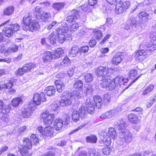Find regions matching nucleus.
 <instances>
[{
    "label": "nucleus",
    "instance_id": "obj_1",
    "mask_svg": "<svg viewBox=\"0 0 156 156\" xmlns=\"http://www.w3.org/2000/svg\"><path fill=\"white\" fill-rule=\"evenodd\" d=\"M41 117L46 126H49L44 128L42 126H39L37 130L44 138L51 136L53 134V129L49 125L51 124L54 120L55 118L54 114H50L48 111H46L42 114Z\"/></svg>",
    "mask_w": 156,
    "mask_h": 156
},
{
    "label": "nucleus",
    "instance_id": "obj_2",
    "mask_svg": "<svg viewBox=\"0 0 156 156\" xmlns=\"http://www.w3.org/2000/svg\"><path fill=\"white\" fill-rule=\"evenodd\" d=\"M126 123L122 119L118 120L115 124V126L119 132V140L118 144L120 145L123 144L124 142L129 143L132 140V133L125 128Z\"/></svg>",
    "mask_w": 156,
    "mask_h": 156
},
{
    "label": "nucleus",
    "instance_id": "obj_3",
    "mask_svg": "<svg viewBox=\"0 0 156 156\" xmlns=\"http://www.w3.org/2000/svg\"><path fill=\"white\" fill-rule=\"evenodd\" d=\"M95 105L91 102L90 98H85L84 102L82 104L78 111L81 118H84L87 115V113L90 114L93 113L95 110Z\"/></svg>",
    "mask_w": 156,
    "mask_h": 156
},
{
    "label": "nucleus",
    "instance_id": "obj_4",
    "mask_svg": "<svg viewBox=\"0 0 156 156\" xmlns=\"http://www.w3.org/2000/svg\"><path fill=\"white\" fill-rule=\"evenodd\" d=\"M23 30H29L34 32L39 30V25L36 20H33L30 14L26 15L23 18Z\"/></svg>",
    "mask_w": 156,
    "mask_h": 156
},
{
    "label": "nucleus",
    "instance_id": "obj_5",
    "mask_svg": "<svg viewBox=\"0 0 156 156\" xmlns=\"http://www.w3.org/2000/svg\"><path fill=\"white\" fill-rule=\"evenodd\" d=\"M61 26L56 28L55 32L57 37L58 42L62 44L65 41V35L64 34L68 32V24L65 22L62 23Z\"/></svg>",
    "mask_w": 156,
    "mask_h": 156
},
{
    "label": "nucleus",
    "instance_id": "obj_6",
    "mask_svg": "<svg viewBox=\"0 0 156 156\" xmlns=\"http://www.w3.org/2000/svg\"><path fill=\"white\" fill-rule=\"evenodd\" d=\"M36 68L35 64L31 63L24 65L21 68L18 69L15 72V74L17 76H21L25 73H28L33 71Z\"/></svg>",
    "mask_w": 156,
    "mask_h": 156
},
{
    "label": "nucleus",
    "instance_id": "obj_7",
    "mask_svg": "<svg viewBox=\"0 0 156 156\" xmlns=\"http://www.w3.org/2000/svg\"><path fill=\"white\" fill-rule=\"evenodd\" d=\"M19 28L20 26L17 23L11 24L3 29V33L5 36L10 37L18 31Z\"/></svg>",
    "mask_w": 156,
    "mask_h": 156
},
{
    "label": "nucleus",
    "instance_id": "obj_8",
    "mask_svg": "<svg viewBox=\"0 0 156 156\" xmlns=\"http://www.w3.org/2000/svg\"><path fill=\"white\" fill-rule=\"evenodd\" d=\"M130 5V3L129 1H119L116 4L115 12L117 14H121L126 11Z\"/></svg>",
    "mask_w": 156,
    "mask_h": 156
},
{
    "label": "nucleus",
    "instance_id": "obj_9",
    "mask_svg": "<svg viewBox=\"0 0 156 156\" xmlns=\"http://www.w3.org/2000/svg\"><path fill=\"white\" fill-rule=\"evenodd\" d=\"M111 70V69L107 67L100 66L96 69L95 72L98 77H100L101 81L109 76L108 74Z\"/></svg>",
    "mask_w": 156,
    "mask_h": 156
},
{
    "label": "nucleus",
    "instance_id": "obj_10",
    "mask_svg": "<svg viewBox=\"0 0 156 156\" xmlns=\"http://www.w3.org/2000/svg\"><path fill=\"white\" fill-rule=\"evenodd\" d=\"M74 99V96L72 93H69L64 94L60 101L61 106H64L71 105Z\"/></svg>",
    "mask_w": 156,
    "mask_h": 156
},
{
    "label": "nucleus",
    "instance_id": "obj_11",
    "mask_svg": "<svg viewBox=\"0 0 156 156\" xmlns=\"http://www.w3.org/2000/svg\"><path fill=\"white\" fill-rule=\"evenodd\" d=\"M110 78V76L107 77L105 80L101 81L100 84L102 87L111 91L115 89L116 86L113 80H111Z\"/></svg>",
    "mask_w": 156,
    "mask_h": 156
},
{
    "label": "nucleus",
    "instance_id": "obj_12",
    "mask_svg": "<svg viewBox=\"0 0 156 156\" xmlns=\"http://www.w3.org/2000/svg\"><path fill=\"white\" fill-rule=\"evenodd\" d=\"M35 107L30 105L27 108L22 110L21 115L23 118H28L31 115L35 110Z\"/></svg>",
    "mask_w": 156,
    "mask_h": 156
},
{
    "label": "nucleus",
    "instance_id": "obj_13",
    "mask_svg": "<svg viewBox=\"0 0 156 156\" xmlns=\"http://www.w3.org/2000/svg\"><path fill=\"white\" fill-rule=\"evenodd\" d=\"M44 94L43 92H41L40 94H35L33 98L34 104L36 105H39L40 104L41 101H45L46 99L44 97Z\"/></svg>",
    "mask_w": 156,
    "mask_h": 156
},
{
    "label": "nucleus",
    "instance_id": "obj_14",
    "mask_svg": "<svg viewBox=\"0 0 156 156\" xmlns=\"http://www.w3.org/2000/svg\"><path fill=\"white\" fill-rule=\"evenodd\" d=\"M123 57V54L122 53L118 52L113 57L111 62L113 65H117L122 62Z\"/></svg>",
    "mask_w": 156,
    "mask_h": 156
},
{
    "label": "nucleus",
    "instance_id": "obj_15",
    "mask_svg": "<svg viewBox=\"0 0 156 156\" xmlns=\"http://www.w3.org/2000/svg\"><path fill=\"white\" fill-rule=\"evenodd\" d=\"M99 137L101 140V142H102L105 145L108 146L110 145L112 142L111 138L106 132H101L100 134Z\"/></svg>",
    "mask_w": 156,
    "mask_h": 156
},
{
    "label": "nucleus",
    "instance_id": "obj_16",
    "mask_svg": "<svg viewBox=\"0 0 156 156\" xmlns=\"http://www.w3.org/2000/svg\"><path fill=\"white\" fill-rule=\"evenodd\" d=\"M148 55L144 50H141L136 52L135 55L136 59L137 60L142 61L147 58Z\"/></svg>",
    "mask_w": 156,
    "mask_h": 156
},
{
    "label": "nucleus",
    "instance_id": "obj_17",
    "mask_svg": "<svg viewBox=\"0 0 156 156\" xmlns=\"http://www.w3.org/2000/svg\"><path fill=\"white\" fill-rule=\"evenodd\" d=\"M116 87L123 84L124 83L127 82L128 80L127 78H124L121 76H116L113 80Z\"/></svg>",
    "mask_w": 156,
    "mask_h": 156
},
{
    "label": "nucleus",
    "instance_id": "obj_18",
    "mask_svg": "<svg viewBox=\"0 0 156 156\" xmlns=\"http://www.w3.org/2000/svg\"><path fill=\"white\" fill-rule=\"evenodd\" d=\"M54 57L52 52L49 51H46L44 54L42 60L45 63H48L54 60Z\"/></svg>",
    "mask_w": 156,
    "mask_h": 156
},
{
    "label": "nucleus",
    "instance_id": "obj_19",
    "mask_svg": "<svg viewBox=\"0 0 156 156\" xmlns=\"http://www.w3.org/2000/svg\"><path fill=\"white\" fill-rule=\"evenodd\" d=\"M53 51L54 60L58 59L62 57L64 53L63 50L61 48H58L53 50Z\"/></svg>",
    "mask_w": 156,
    "mask_h": 156
},
{
    "label": "nucleus",
    "instance_id": "obj_20",
    "mask_svg": "<svg viewBox=\"0 0 156 156\" xmlns=\"http://www.w3.org/2000/svg\"><path fill=\"white\" fill-rule=\"evenodd\" d=\"M117 113V111L116 110L112 109L102 114L101 115L100 117L104 119L110 118L115 115Z\"/></svg>",
    "mask_w": 156,
    "mask_h": 156
},
{
    "label": "nucleus",
    "instance_id": "obj_21",
    "mask_svg": "<svg viewBox=\"0 0 156 156\" xmlns=\"http://www.w3.org/2000/svg\"><path fill=\"white\" fill-rule=\"evenodd\" d=\"M128 118L129 121L132 123L138 124L140 122V119L135 115L130 113L128 115Z\"/></svg>",
    "mask_w": 156,
    "mask_h": 156
},
{
    "label": "nucleus",
    "instance_id": "obj_22",
    "mask_svg": "<svg viewBox=\"0 0 156 156\" xmlns=\"http://www.w3.org/2000/svg\"><path fill=\"white\" fill-rule=\"evenodd\" d=\"M138 17L141 21L146 22L150 19L149 14L145 12H141L138 15Z\"/></svg>",
    "mask_w": 156,
    "mask_h": 156
},
{
    "label": "nucleus",
    "instance_id": "obj_23",
    "mask_svg": "<svg viewBox=\"0 0 156 156\" xmlns=\"http://www.w3.org/2000/svg\"><path fill=\"white\" fill-rule=\"evenodd\" d=\"M54 127L57 131L61 129L63 126L62 120L60 118H57L54 122Z\"/></svg>",
    "mask_w": 156,
    "mask_h": 156
},
{
    "label": "nucleus",
    "instance_id": "obj_24",
    "mask_svg": "<svg viewBox=\"0 0 156 156\" xmlns=\"http://www.w3.org/2000/svg\"><path fill=\"white\" fill-rule=\"evenodd\" d=\"M152 40L153 42H151L147 45V50L151 51H153L156 49V35L152 37Z\"/></svg>",
    "mask_w": 156,
    "mask_h": 156
},
{
    "label": "nucleus",
    "instance_id": "obj_25",
    "mask_svg": "<svg viewBox=\"0 0 156 156\" xmlns=\"http://www.w3.org/2000/svg\"><path fill=\"white\" fill-rule=\"evenodd\" d=\"M44 91L48 96H53L55 95L56 90L54 86H51L46 87Z\"/></svg>",
    "mask_w": 156,
    "mask_h": 156
},
{
    "label": "nucleus",
    "instance_id": "obj_26",
    "mask_svg": "<svg viewBox=\"0 0 156 156\" xmlns=\"http://www.w3.org/2000/svg\"><path fill=\"white\" fill-rule=\"evenodd\" d=\"M79 52V48L76 45H74L69 51V56L73 57L76 56Z\"/></svg>",
    "mask_w": 156,
    "mask_h": 156
},
{
    "label": "nucleus",
    "instance_id": "obj_27",
    "mask_svg": "<svg viewBox=\"0 0 156 156\" xmlns=\"http://www.w3.org/2000/svg\"><path fill=\"white\" fill-rule=\"evenodd\" d=\"M0 109H2V112L4 114L8 113L10 108L9 105H4L2 101L0 100Z\"/></svg>",
    "mask_w": 156,
    "mask_h": 156
},
{
    "label": "nucleus",
    "instance_id": "obj_28",
    "mask_svg": "<svg viewBox=\"0 0 156 156\" xmlns=\"http://www.w3.org/2000/svg\"><path fill=\"white\" fill-rule=\"evenodd\" d=\"M94 100L96 107L98 109L101 108L102 104V100L101 97L98 96H95L94 97Z\"/></svg>",
    "mask_w": 156,
    "mask_h": 156
},
{
    "label": "nucleus",
    "instance_id": "obj_29",
    "mask_svg": "<svg viewBox=\"0 0 156 156\" xmlns=\"http://www.w3.org/2000/svg\"><path fill=\"white\" fill-rule=\"evenodd\" d=\"M51 18V13L49 12H44L41 14V19L43 21L45 22L48 21V20H50Z\"/></svg>",
    "mask_w": 156,
    "mask_h": 156
},
{
    "label": "nucleus",
    "instance_id": "obj_30",
    "mask_svg": "<svg viewBox=\"0 0 156 156\" xmlns=\"http://www.w3.org/2000/svg\"><path fill=\"white\" fill-rule=\"evenodd\" d=\"M57 37L55 35V33L52 32L49 36L48 38V41L50 44H54L56 43Z\"/></svg>",
    "mask_w": 156,
    "mask_h": 156
},
{
    "label": "nucleus",
    "instance_id": "obj_31",
    "mask_svg": "<svg viewBox=\"0 0 156 156\" xmlns=\"http://www.w3.org/2000/svg\"><path fill=\"white\" fill-rule=\"evenodd\" d=\"M55 83L57 91L59 92H61L62 90L64 89V87L65 86V84L62 83L61 81L58 80H56Z\"/></svg>",
    "mask_w": 156,
    "mask_h": 156
},
{
    "label": "nucleus",
    "instance_id": "obj_32",
    "mask_svg": "<svg viewBox=\"0 0 156 156\" xmlns=\"http://www.w3.org/2000/svg\"><path fill=\"white\" fill-rule=\"evenodd\" d=\"M23 146L26 147L27 149H30L32 147L33 143L31 142L29 139L27 138H25L23 140Z\"/></svg>",
    "mask_w": 156,
    "mask_h": 156
},
{
    "label": "nucleus",
    "instance_id": "obj_33",
    "mask_svg": "<svg viewBox=\"0 0 156 156\" xmlns=\"http://www.w3.org/2000/svg\"><path fill=\"white\" fill-rule=\"evenodd\" d=\"M66 4L65 2L56 3L53 4V7L57 11H60L64 7Z\"/></svg>",
    "mask_w": 156,
    "mask_h": 156
},
{
    "label": "nucleus",
    "instance_id": "obj_34",
    "mask_svg": "<svg viewBox=\"0 0 156 156\" xmlns=\"http://www.w3.org/2000/svg\"><path fill=\"white\" fill-rule=\"evenodd\" d=\"M154 86L153 85L150 84L147 86L145 89L144 90L142 93V95H147L150 93L154 89Z\"/></svg>",
    "mask_w": 156,
    "mask_h": 156
},
{
    "label": "nucleus",
    "instance_id": "obj_35",
    "mask_svg": "<svg viewBox=\"0 0 156 156\" xmlns=\"http://www.w3.org/2000/svg\"><path fill=\"white\" fill-rule=\"evenodd\" d=\"M27 148L25 147H23L20 149V154L23 156H31L32 153L28 151Z\"/></svg>",
    "mask_w": 156,
    "mask_h": 156
},
{
    "label": "nucleus",
    "instance_id": "obj_36",
    "mask_svg": "<svg viewBox=\"0 0 156 156\" xmlns=\"http://www.w3.org/2000/svg\"><path fill=\"white\" fill-rule=\"evenodd\" d=\"M14 10L13 6H10L4 10L3 13L5 15L10 16L13 13Z\"/></svg>",
    "mask_w": 156,
    "mask_h": 156
},
{
    "label": "nucleus",
    "instance_id": "obj_37",
    "mask_svg": "<svg viewBox=\"0 0 156 156\" xmlns=\"http://www.w3.org/2000/svg\"><path fill=\"white\" fill-rule=\"evenodd\" d=\"M30 140L31 142L34 144H37L41 140V139L39 138L38 136H37L36 134H33L30 136Z\"/></svg>",
    "mask_w": 156,
    "mask_h": 156
},
{
    "label": "nucleus",
    "instance_id": "obj_38",
    "mask_svg": "<svg viewBox=\"0 0 156 156\" xmlns=\"http://www.w3.org/2000/svg\"><path fill=\"white\" fill-rule=\"evenodd\" d=\"M108 136L114 140L116 138L117 134L115 129L113 128H109L108 131Z\"/></svg>",
    "mask_w": 156,
    "mask_h": 156
},
{
    "label": "nucleus",
    "instance_id": "obj_39",
    "mask_svg": "<svg viewBox=\"0 0 156 156\" xmlns=\"http://www.w3.org/2000/svg\"><path fill=\"white\" fill-rule=\"evenodd\" d=\"M97 140V138L94 135H91L87 136L86 138V140L87 143H95Z\"/></svg>",
    "mask_w": 156,
    "mask_h": 156
},
{
    "label": "nucleus",
    "instance_id": "obj_40",
    "mask_svg": "<svg viewBox=\"0 0 156 156\" xmlns=\"http://www.w3.org/2000/svg\"><path fill=\"white\" fill-rule=\"evenodd\" d=\"M83 84L82 81L80 80H76L74 84V87L76 89L80 90L83 87Z\"/></svg>",
    "mask_w": 156,
    "mask_h": 156
},
{
    "label": "nucleus",
    "instance_id": "obj_41",
    "mask_svg": "<svg viewBox=\"0 0 156 156\" xmlns=\"http://www.w3.org/2000/svg\"><path fill=\"white\" fill-rule=\"evenodd\" d=\"M88 156H101V154L99 151L94 149H90L88 153Z\"/></svg>",
    "mask_w": 156,
    "mask_h": 156
},
{
    "label": "nucleus",
    "instance_id": "obj_42",
    "mask_svg": "<svg viewBox=\"0 0 156 156\" xmlns=\"http://www.w3.org/2000/svg\"><path fill=\"white\" fill-rule=\"evenodd\" d=\"M22 101V100L20 98L17 97L13 98L12 101V105L14 107H17Z\"/></svg>",
    "mask_w": 156,
    "mask_h": 156
},
{
    "label": "nucleus",
    "instance_id": "obj_43",
    "mask_svg": "<svg viewBox=\"0 0 156 156\" xmlns=\"http://www.w3.org/2000/svg\"><path fill=\"white\" fill-rule=\"evenodd\" d=\"M80 115L78 111H74L73 112L72 115V120L75 122H77L79 120Z\"/></svg>",
    "mask_w": 156,
    "mask_h": 156
},
{
    "label": "nucleus",
    "instance_id": "obj_44",
    "mask_svg": "<svg viewBox=\"0 0 156 156\" xmlns=\"http://www.w3.org/2000/svg\"><path fill=\"white\" fill-rule=\"evenodd\" d=\"M92 35L97 39L99 40L102 37V34L100 30L94 31L92 33Z\"/></svg>",
    "mask_w": 156,
    "mask_h": 156
},
{
    "label": "nucleus",
    "instance_id": "obj_45",
    "mask_svg": "<svg viewBox=\"0 0 156 156\" xmlns=\"http://www.w3.org/2000/svg\"><path fill=\"white\" fill-rule=\"evenodd\" d=\"M142 4L141 3H138L137 2H134L131 5V8L130 10L131 13H133L138 8V7Z\"/></svg>",
    "mask_w": 156,
    "mask_h": 156
},
{
    "label": "nucleus",
    "instance_id": "obj_46",
    "mask_svg": "<svg viewBox=\"0 0 156 156\" xmlns=\"http://www.w3.org/2000/svg\"><path fill=\"white\" fill-rule=\"evenodd\" d=\"M89 47L88 46H82L79 49V52L81 55H84L85 54L88 52Z\"/></svg>",
    "mask_w": 156,
    "mask_h": 156
},
{
    "label": "nucleus",
    "instance_id": "obj_47",
    "mask_svg": "<svg viewBox=\"0 0 156 156\" xmlns=\"http://www.w3.org/2000/svg\"><path fill=\"white\" fill-rule=\"evenodd\" d=\"M79 28V25L78 23L74 22L72 23L70 25L69 29L70 31L74 32Z\"/></svg>",
    "mask_w": 156,
    "mask_h": 156
},
{
    "label": "nucleus",
    "instance_id": "obj_48",
    "mask_svg": "<svg viewBox=\"0 0 156 156\" xmlns=\"http://www.w3.org/2000/svg\"><path fill=\"white\" fill-rule=\"evenodd\" d=\"M127 23L128 25H129L130 26H133L135 27L136 26V19L133 17H131L127 21Z\"/></svg>",
    "mask_w": 156,
    "mask_h": 156
},
{
    "label": "nucleus",
    "instance_id": "obj_49",
    "mask_svg": "<svg viewBox=\"0 0 156 156\" xmlns=\"http://www.w3.org/2000/svg\"><path fill=\"white\" fill-rule=\"evenodd\" d=\"M84 80L86 82L89 83L91 82L93 78V76L91 73H86L84 75Z\"/></svg>",
    "mask_w": 156,
    "mask_h": 156
},
{
    "label": "nucleus",
    "instance_id": "obj_50",
    "mask_svg": "<svg viewBox=\"0 0 156 156\" xmlns=\"http://www.w3.org/2000/svg\"><path fill=\"white\" fill-rule=\"evenodd\" d=\"M69 14L72 16H74L77 19L79 18L80 17V13L79 12V11L75 9H73L71 11L69 12Z\"/></svg>",
    "mask_w": 156,
    "mask_h": 156
},
{
    "label": "nucleus",
    "instance_id": "obj_51",
    "mask_svg": "<svg viewBox=\"0 0 156 156\" xmlns=\"http://www.w3.org/2000/svg\"><path fill=\"white\" fill-rule=\"evenodd\" d=\"M156 101V98L154 97H151L149 101L147 103V108H150L153 104Z\"/></svg>",
    "mask_w": 156,
    "mask_h": 156
},
{
    "label": "nucleus",
    "instance_id": "obj_52",
    "mask_svg": "<svg viewBox=\"0 0 156 156\" xmlns=\"http://www.w3.org/2000/svg\"><path fill=\"white\" fill-rule=\"evenodd\" d=\"M9 49H7L6 48L2 46L0 47V53H3L5 55L7 56L9 54Z\"/></svg>",
    "mask_w": 156,
    "mask_h": 156
},
{
    "label": "nucleus",
    "instance_id": "obj_53",
    "mask_svg": "<svg viewBox=\"0 0 156 156\" xmlns=\"http://www.w3.org/2000/svg\"><path fill=\"white\" fill-rule=\"evenodd\" d=\"M70 62L69 59L66 56L64 57L62 62H61V65L62 66H66L68 65Z\"/></svg>",
    "mask_w": 156,
    "mask_h": 156
},
{
    "label": "nucleus",
    "instance_id": "obj_54",
    "mask_svg": "<svg viewBox=\"0 0 156 156\" xmlns=\"http://www.w3.org/2000/svg\"><path fill=\"white\" fill-rule=\"evenodd\" d=\"M129 73L130 78L133 79L137 75V72L136 70L134 69H132L130 70Z\"/></svg>",
    "mask_w": 156,
    "mask_h": 156
},
{
    "label": "nucleus",
    "instance_id": "obj_55",
    "mask_svg": "<svg viewBox=\"0 0 156 156\" xmlns=\"http://www.w3.org/2000/svg\"><path fill=\"white\" fill-rule=\"evenodd\" d=\"M86 89L84 90V92L86 94H92V92L93 91L92 87L90 85H88L87 87H85Z\"/></svg>",
    "mask_w": 156,
    "mask_h": 156
},
{
    "label": "nucleus",
    "instance_id": "obj_56",
    "mask_svg": "<svg viewBox=\"0 0 156 156\" xmlns=\"http://www.w3.org/2000/svg\"><path fill=\"white\" fill-rule=\"evenodd\" d=\"M18 49V46L15 45H13L10 47L8 49H9V53L12 52H16Z\"/></svg>",
    "mask_w": 156,
    "mask_h": 156
},
{
    "label": "nucleus",
    "instance_id": "obj_57",
    "mask_svg": "<svg viewBox=\"0 0 156 156\" xmlns=\"http://www.w3.org/2000/svg\"><path fill=\"white\" fill-rule=\"evenodd\" d=\"M103 100L105 103H108L111 101V97L109 94H106L104 95Z\"/></svg>",
    "mask_w": 156,
    "mask_h": 156
},
{
    "label": "nucleus",
    "instance_id": "obj_58",
    "mask_svg": "<svg viewBox=\"0 0 156 156\" xmlns=\"http://www.w3.org/2000/svg\"><path fill=\"white\" fill-rule=\"evenodd\" d=\"M59 23H58L55 21H54L48 26L47 29L48 30H50L53 27L58 25Z\"/></svg>",
    "mask_w": 156,
    "mask_h": 156
},
{
    "label": "nucleus",
    "instance_id": "obj_59",
    "mask_svg": "<svg viewBox=\"0 0 156 156\" xmlns=\"http://www.w3.org/2000/svg\"><path fill=\"white\" fill-rule=\"evenodd\" d=\"M77 19L73 16L71 15H70L67 17L66 18V21L68 23H71V22H73L75 21Z\"/></svg>",
    "mask_w": 156,
    "mask_h": 156
},
{
    "label": "nucleus",
    "instance_id": "obj_60",
    "mask_svg": "<svg viewBox=\"0 0 156 156\" xmlns=\"http://www.w3.org/2000/svg\"><path fill=\"white\" fill-rule=\"evenodd\" d=\"M82 9L85 12H89L90 11V6L87 4H85L81 6Z\"/></svg>",
    "mask_w": 156,
    "mask_h": 156
},
{
    "label": "nucleus",
    "instance_id": "obj_61",
    "mask_svg": "<svg viewBox=\"0 0 156 156\" xmlns=\"http://www.w3.org/2000/svg\"><path fill=\"white\" fill-rule=\"evenodd\" d=\"M106 23L108 27H110L113 24V21L111 18H107Z\"/></svg>",
    "mask_w": 156,
    "mask_h": 156
},
{
    "label": "nucleus",
    "instance_id": "obj_62",
    "mask_svg": "<svg viewBox=\"0 0 156 156\" xmlns=\"http://www.w3.org/2000/svg\"><path fill=\"white\" fill-rule=\"evenodd\" d=\"M60 106V101L59 102H55L51 105V108L53 110H55L59 107Z\"/></svg>",
    "mask_w": 156,
    "mask_h": 156
},
{
    "label": "nucleus",
    "instance_id": "obj_63",
    "mask_svg": "<svg viewBox=\"0 0 156 156\" xmlns=\"http://www.w3.org/2000/svg\"><path fill=\"white\" fill-rule=\"evenodd\" d=\"M6 81L7 89L11 88L13 86V81L11 80H9Z\"/></svg>",
    "mask_w": 156,
    "mask_h": 156
},
{
    "label": "nucleus",
    "instance_id": "obj_64",
    "mask_svg": "<svg viewBox=\"0 0 156 156\" xmlns=\"http://www.w3.org/2000/svg\"><path fill=\"white\" fill-rule=\"evenodd\" d=\"M111 150L109 148H106L103 149V154L106 155H109L111 153Z\"/></svg>",
    "mask_w": 156,
    "mask_h": 156
}]
</instances>
